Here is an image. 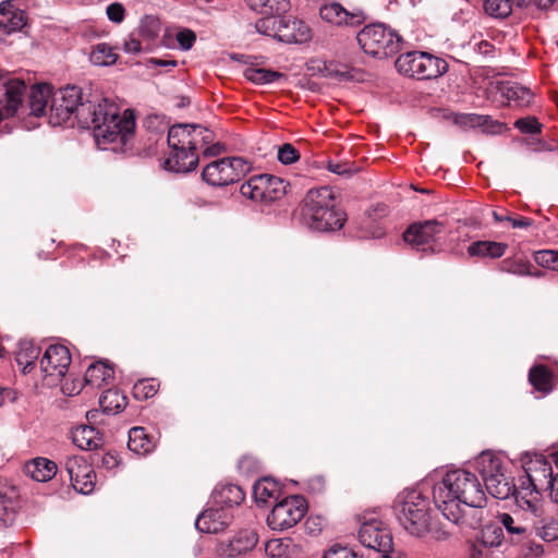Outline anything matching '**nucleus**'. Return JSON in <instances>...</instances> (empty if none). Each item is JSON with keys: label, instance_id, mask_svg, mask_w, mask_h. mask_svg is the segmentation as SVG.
<instances>
[{"label": "nucleus", "instance_id": "9b49d317", "mask_svg": "<svg viewBox=\"0 0 558 558\" xmlns=\"http://www.w3.org/2000/svg\"><path fill=\"white\" fill-rule=\"evenodd\" d=\"M82 105L84 102L82 101L81 88L66 86L53 90L49 116L50 124L61 125L69 121L74 113L77 118V111Z\"/></svg>", "mask_w": 558, "mask_h": 558}, {"label": "nucleus", "instance_id": "4d7b16f0", "mask_svg": "<svg viewBox=\"0 0 558 558\" xmlns=\"http://www.w3.org/2000/svg\"><path fill=\"white\" fill-rule=\"evenodd\" d=\"M196 124L178 123L172 125L168 131V140H175L179 137L191 136L192 132L198 129Z\"/></svg>", "mask_w": 558, "mask_h": 558}, {"label": "nucleus", "instance_id": "ea45409f", "mask_svg": "<svg viewBox=\"0 0 558 558\" xmlns=\"http://www.w3.org/2000/svg\"><path fill=\"white\" fill-rule=\"evenodd\" d=\"M265 180L263 174L252 175L240 187L241 194L254 202L265 203Z\"/></svg>", "mask_w": 558, "mask_h": 558}, {"label": "nucleus", "instance_id": "1a4fd4ad", "mask_svg": "<svg viewBox=\"0 0 558 558\" xmlns=\"http://www.w3.org/2000/svg\"><path fill=\"white\" fill-rule=\"evenodd\" d=\"M396 68L409 77L432 80L446 73L448 63L427 52L410 51L398 57Z\"/></svg>", "mask_w": 558, "mask_h": 558}, {"label": "nucleus", "instance_id": "49530a36", "mask_svg": "<svg viewBox=\"0 0 558 558\" xmlns=\"http://www.w3.org/2000/svg\"><path fill=\"white\" fill-rule=\"evenodd\" d=\"M117 53L107 44H98L90 53V61L95 65H111L117 61Z\"/></svg>", "mask_w": 558, "mask_h": 558}, {"label": "nucleus", "instance_id": "8fccbe9b", "mask_svg": "<svg viewBox=\"0 0 558 558\" xmlns=\"http://www.w3.org/2000/svg\"><path fill=\"white\" fill-rule=\"evenodd\" d=\"M534 259L537 265L558 271V251L541 250L535 252Z\"/></svg>", "mask_w": 558, "mask_h": 558}, {"label": "nucleus", "instance_id": "3c124183", "mask_svg": "<svg viewBox=\"0 0 558 558\" xmlns=\"http://www.w3.org/2000/svg\"><path fill=\"white\" fill-rule=\"evenodd\" d=\"M531 264L524 263L523 260L504 259L501 262V270L511 272L519 276H533L531 272Z\"/></svg>", "mask_w": 558, "mask_h": 558}, {"label": "nucleus", "instance_id": "58836bf2", "mask_svg": "<svg viewBox=\"0 0 558 558\" xmlns=\"http://www.w3.org/2000/svg\"><path fill=\"white\" fill-rule=\"evenodd\" d=\"M265 180V203H272L275 201L281 199L286 194L287 190L290 186L288 182L283 179L272 175V174H263Z\"/></svg>", "mask_w": 558, "mask_h": 558}, {"label": "nucleus", "instance_id": "c756f323", "mask_svg": "<svg viewBox=\"0 0 558 558\" xmlns=\"http://www.w3.org/2000/svg\"><path fill=\"white\" fill-rule=\"evenodd\" d=\"M113 374L114 371L110 365L98 361L88 366L85 372L84 381L86 386L102 388L113 379Z\"/></svg>", "mask_w": 558, "mask_h": 558}, {"label": "nucleus", "instance_id": "0eeeda50", "mask_svg": "<svg viewBox=\"0 0 558 558\" xmlns=\"http://www.w3.org/2000/svg\"><path fill=\"white\" fill-rule=\"evenodd\" d=\"M476 464L488 494L497 499H507L511 496L514 490L513 477L507 474L498 457L483 452Z\"/></svg>", "mask_w": 558, "mask_h": 558}, {"label": "nucleus", "instance_id": "5fc2aeb1", "mask_svg": "<svg viewBox=\"0 0 558 558\" xmlns=\"http://www.w3.org/2000/svg\"><path fill=\"white\" fill-rule=\"evenodd\" d=\"M96 148L100 150H111L116 154L132 155L130 150L133 149L134 142H95Z\"/></svg>", "mask_w": 558, "mask_h": 558}, {"label": "nucleus", "instance_id": "6ab92c4d", "mask_svg": "<svg viewBox=\"0 0 558 558\" xmlns=\"http://www.w3.org/2000/svg\"><path fill=\"white\" fill-rule=\"evenodd\" d=\"M452 122L463 130L481 129L487 135H504L510 129L507 124L493 120L489 116L476 113H453Z\"/></svg>", "mask_w": 558, "mask_h": 558}, {"label": "nucleus", "instance_id": "4be33fe9", "mask_svg": "<svg viewBox=\"0 0 558 558\" xmlns=\"http://www.w3.org/2000/svg\"><path fill=\"white\" fill-rule=\"evenodd\" d=\"M542 490L543 488L530 486L526 481L520 480L519 487L514 486L511 496H514L518 507L538 518L543 513Z\"/></svg>", "mask_w": 558, "mask_h": 558}, {"label": "nucleus", "instance_id": "69168bd1", "mask_svg": "<svg viewBox=\"0 0 558 558\" xmlns=\"http://www.w3.org/2000/svg\"><path fill=\"white\" fill-rule=\"evenodd\" d=\"M119 464L116 454L106 453L101 457V465L106 469H113Z\"/></svg>", "mask_w": 558, "mask_h": 558}, {"label": "nucleus", "instance_id": "338daca9", "mask_svg": "<svg viewBox=\"0 0 558 558\" xmlns=\"http://www.w3.org/2000/svg\"><path fill=\"white\" fill-rule=\"evenodd\" d=\"M195 526L202 533H209V522L206 520V510L198 515Z\"/></svg>", "mask_w": 558, "mask_h": 558}, {"label": "nucleus", "instance_id": "aec40b11", "mask_svg": "<svg viewBox=\"0 0 558 558\" xmlns=\"http://www.w3.org/2000/svg\"><path fill=\"white\" fill-rule=\"evenodd\" d=\"M169 148V156L163 160L162 167L168 171L173 172H189L196 168L198 165V156L195 153V147L179 146L167 142Z\"/></svg>", "mask_w": 558, "mask_h": 558}, {"label": "nucleus", "instance_id": "39448f33", "mask_svg": "<svg viewBox=\"0 0 558 558\" xmlns=\"http://www.w3.org/2000/svg\"><path fill=\"white\" fill-rule=\"evenodd\" d=\"M256 31L279 41L288 44H303L312 38L308 25L293 16H264L255 24Z\"/></svg>", "mask_w": 558, "mask_h": 558}, {"label": "nucleus", "instance_id": "7c9ffc66", "mask_svg": "<svg viewBox=\"0 0 558 558\" xmlns=\"http://www.w3.org/2000/svg\"><path fill=\"white\" fill-rule=\"evenodd\" d=\"M530 4L536 7V0H485V11L495 17H507L509 16L514 8H524Z\"/></svg>", "mask_w": 558, "mask_h": 558}, {"label": "nucleus", "instance_id": "c85d7f7f", "mask_svg": "<svg viewBox=\"0 0 558 558\" xmlns=\"http://www.w3.org/2000/svg\"><path fill=\"white\" fill-rule=\"evenodd\" d=\"M57 464L47 458H35L24 465V473L37 482L50 481L57 473Z\"/></svg>", "mask_w": 558, "mask_h": 558}, {"label": "nucleus", "instance_id": "f3484780", "mask_svg": "<svg viewBox=\"0 0 558 558\" xmlns=\"http://www.w3.org/2000/svg\"><path fill=\"white\" fill-rule=\"evenodd\" d=\"M25 90L23 81L0 73V113L13 116L23 101Z\"/></svg>", "mask_w": 558, "mask_h": 558}, {"label": "nucleus", "instance_id": "e2e57ef3", "mask_svg": "<svg viewBox=\"0 0 558 558\" xmlns=\"http://www.w3.org/2000/svg\"><path fill=\"white\" fill-rule=\"evenodd\" d=\"M328 170L337 173V174H344L350 172V167L347 162L340 163V162H332L328 161Z\"/></svg>", "mask_w": 558, "mask_h": 558}, {"label": "nucleus", "instance_id": "a18cd8bd", "mask_svg": "<svg viewBox=\"0 0 558 558\" xmlns=\"http://www.w3.org/2000/svg\"><path fill=\"white\" fill-rule=\"evenodd\" d=\"M160 384L155 378H144L134 384L132 392L137 400H147L159 390Z\"/></svg>", "mask_w": 558, "mask_h": 558}, {"label": "nucleus", "instance_id": "de8ad7c7", "mask_svg": "<svg viewBox=\"0 0 558 558\" xmlns=\"http://www.w3.org/2000/svg\"><path fill=\"white\" fill-rule=\"evenodd\" d=\"M27 24V16L23 10L17 9L11 15L7 16L5 22H0V28H3L4 33L10 34L12 32L21 31Z\"/></svg>", "mask_w": 558, "mask_h": 558}, {"label": "nucleus", "instance_id": "dca6fc26", "mask_svg": "<svg viewBox=\"0 0 558 558\" xmlns=\"http://www.w3.org/2000/svg\"><path fill=\"white\" fill-rule=\"evenodd\" d=\"M64 469L75 490L85 495L94 490L96 474L85 458L80 456L69 457L65 460Z\"/></svg>", "mask_w": 558, "mask_h": 558}, {"label": "nucleus", "instance_id": "9d476101", "mask_svg": "<svg viewBox=\"0 0 558 558\" xmlns=\"http://www.w3.org/2000/svg\"><path fill=\"white\" fill-rule=\"evenodd\" d=\"M307 501L302 496H289L277 502L267 517L271 530L284 531L295 526L306 514Z\"/></svg>", "mask_w": 558, "mask_h": 558}, {"label": "nucleus", "instance_id": "bb28decb", "mask_svg": "<svg viewBox=\"0 0 558 558\" xmlns=\"http://www.w3.org/2000/svg\"><path fill=\"white\" fill-rule=\"evenodd\" d=\"M265 553L269 558H299L302 550L291 537H283L269 539Z\"/></svg>", "mask_w": 558, "mask_h": 558}, {"label": "nucleus", "instance_id": "c9c22d12", "mask_svg": "<svg viewBox=\"0 0 558 558\" xmlns=\"http://www.w3.org/2000/svg\"><path fill=\"white\" fill-rule=\"evenodd\" d=\"M251 10L264 16H276L289 9V0H245Z\"/></svg>", "mask_w": 558, "mask_h": 558}, {"label": "nucleus", "instance_id": "4c0bfd02", "mask_svg": "<svg viewBox=\"0 0 558 558\" xmlns=\"http://www.w3.org/2000/svg\"><path fill=\"white\" fill-rule=\"evenodd\" d=\"M128 398L119 390L107 389L99 398V404L102 412L108 414H117L126 407Z\"/></svg>", "mask_w": 558, "mask_h": 558}, {"label": "nucleus", "instance_id": "864d4df0", "mask_svg": "<svg viewBox=\"0 0 558 558\" xmlns=\"http://www.w3.org/2000/svg\"><path fill=\"white\" fill-rule=\"evenodd\" d=\"M514 126L523 134H538L542 131V124L538 122V120L535 117H524L521 119H518L514 122Z\"/></svg>", "mask_w": 558, "mask_h": 558}, {"label": "nucleus", "instance_id": "2eb2a0df", "mask_svg": "<svg viewBox=\"0 0 558 558\" xmlns=\"http://www.w3.org/2000/svg\"><path fill=\"white\" fill-rule=\"evenodd\" d=\"M70 350L63 344L49 345L39 361L40 369L46 377L60 380L65 376L71 365Z\"/></svg>", "mask_w": 558, "mask_h": 558}, {"label": "nucleus", "instance_id": "a211bd4d", "mask_svg": "<svg viewBox=\"0 0 558 558\" xmlns=\"http://www.w3.org/2000/svg\"><path fill=\"white\" fill-rule=\"evenodd\" d=\"M258 543V535L253 530H241L232 538L221 541L216 546L217 558H235L251 551Z\"/></svg>", "mask_w": 558, "mask_h": 558}, {"label": "nucleus", "instance_id": "a878e982", "mask_svg": "<svg viewBox=\"0 0 558 558\" xmlns=\"http://www.w3.org/2000/svg\"><path fill=\"white\" fill-rule=\"evenodd\" d=\"M320 17L335 25H355L362 22V17L354 13H349L339 3L323 5L319 10Z\"/></svg>", "mask_w": 558, "mask_h": 558}, {"label": "nucleus", "instance_id": "72a5a7b5", "mask_svg": "<svg viewBox=\"0 0 558 558\" xmlns=\"http://www.w3.org/2000/svg\"><path fill=\"white\" fill-rule=\"evenodd\" d=\"M529 381L535 390L547 395L553 390V372L543 364L534 365L530 368Z\"/></svg>", "mask_w": 558, "mask_h": 558}, {"label": "nucleus", "instance_id": "2f4dec72", "mask_svg": "<svg viewBox=\"0 0 558 558\" xmlns=\"http://www.w3.org/2000/svg\"><path fill=\"white\" fill-rule=\"evenodd\" d=\"M128 447L131 451L144 456L154 450L155 441L144 427L136 426L129 432Z\"/></svg>", "mask_w": 558, "mask_h": 558}, {"label": "nucleus", "instance_id": "4468645a", "mask_svg": "<svg viewBox=\"0 0 558 558\" xmlns=\"http://www.w3.org/2000/svg\"><path fill=\"white\" fill-rule=\"evenodd\" d=\"M442 232L444 225L436 219L414 222L403 232V241L417 251L434 252L432 244Z\"/></svg>", "mask_w": 558, "mask_h": 558}, {"label": "nucleus", "instance_id": "b1692460", "mask_svg": "<svg viewBox=\"0 0 558 558\" xmlns=\"http://www.w3.org/2000/svg\"><path fill=\"white\" fill-rule=\"evenodd\" d=\"M20 492L15 485L7 478L0 477V520L4 525L11 524L14 520L15 506L19 502Z\"/></svg>", "mask_w": 558, "mask_h": 558}, {"label": "nucleus", "instance_id": "c03bdc74", "mask_svg": "<svg viewBox=\"0 0 558 558\" xmlns=\"http://www.w3.org/2000/svg\"><path fill=\"white\" fill-rule=\"evenodd\" d=\"M498 519L500 522V526L502 530L505 529L510 542L519 543L523 541L526 535V527L520 524H515L514 519L509 513H500L498 514Z\"/></svg>", "mask_w": 558, "mask_h": 558}, {"label": "nucleus", "instance_id": "5701e85b", "mask_svg": "<svg viewBox=\"0 0 558 558\" xmlns=\"http://www.w3.org/2000/svg\"><path fill=\"white\" fill-rule=\"evenodd\" d=\"M524 472L527 485L543 489H547L550 477L555 475L550 462L543 456H535V459L526 462Z\"/></svg>", "mask_w": 558, "mask_h": 558}, {"label": "nucleus", "instance_id": "603ef678", "mask_svg": "<svg viewBox=\"0 0 558 558\" xmlns=\"http://www.w3.org/2000/svg\"><path fill=\"white\" fill-rule=\"evenodd\" d=\"M361 556L354 549L347 545L333 544L329 546L323 555V558H360Z\"/></svg>", "mask_w": 558, "mask_h": 558}, {"label": "nucleus", "instance_id": "f257e3e1", "mask_svg": "<svg viewBox=\"0 0 558 558\" xmlns=\"http://www.w3.org/2000/svg\"><path fill=\"white\" fill-rule=\"evenodd\" d=\"M77 122L83 129L92 130L95 140L121 136L125 140L135 130L134 111L126 109L119 114V107L107 98L88 100L77 111Z\"/></svg>", "mask_w": 558, "mask_h": 558}, {"label": "nucleus", "instance_id": "473e14b6", "mask_svg": "<svg viewBox=\"0 0 558 558\" xmlns=\"http://www.w3.org/2000/svg\"><path fill=\"white\" fill-rule=\"evenodd\" d=\"M508 245L495 241H475L468 247V254L472 257L499 258L507 250Z\"/></svg>", "mask_w": 558, "mask_h": 558}, {"label": "nucleus", "instance_id": "e433bc0d", "mask_svg": "<svg viewBox=\"0 0 558 558\" xmlns=\"http://www.w3.org/2000/svg\"><path fill=\"white\" fill-rule=\"evenodd\" d=\"M40 348L31 343L22 342L15 355L17 365L22 368L23 374L31 373L35 366L36 360L39 357Z\"/></svg>", "mask_w": 558, "mask_h": 558}, {"label": "nucleus", "instance_id": "6e6552de", "mask_svg": "<svg viewBox=\"0 0 558 558\" xmlns=\"http://www.w3.org/2000/svg\"><path fill=\"white\" fill-rule=\"evenodd\" d=\"M359 45L367 54L387 58L401 49L402 38L383 24H371L359 32Z\"/></svg>", "mask_w": 558, "mask_h": 558}, {"label": "nucleus", "instance_id": "a19ab883", "mask_svg": "<svg viewBox=\"0 0 558 558\" xmlns=\"http://www.w3.org/2000/svg\"><path fill=\"white\" fill-rule=\"evenodd\" d=\"M279 492L278 483L269 477H264L255 482L253 486V496L258 504H265L270 498H276Z\"/></svg>", "mask_w": 558, "mask_h": 558}, {"label": "nucleus", "instance_id": "7ed1b4c3", "mask_svg": "<svg viewBox=\"0 0 558 558\" xmlns=\"http://www.w3.org/2000/svg\"><path fill=\"white\" fill-rule=\"evenodd\" d=\"M301 215L308 228L320 231L340 230L345 220V214L336 207V198L328 186L310 190L301 203Z\"/></svg>", "mask_w": 558, "mask_h": 558}, {"label": "nucleus", "instance_id": "09e8293b", "mask_svg": "<svg viewBox=\"0 0 558 558\" xmlns=\"http://www.w3.org/2000/svg\"><path fill=\"white\" fill-rule=\"evenodd\" d=\"M161 23L158 17L153 15H146L142 19L140 25V32L142 36L148 39H154L159 35Z\"/></svg>", "mask_w": 558, "mask_h": 558}, {"label": "nucleus", "instance_id": "052dcab7", "mask_svg": "<svg viewBox=\"0 0 558 558\" xmlns=\"http://www.w3.org/2000/svg\"><path fill=\"white\" fill-rule=\"evenodd\" d=\"M509 223L513 229H526L533 225V220L527 217L514 215L511 216Z\"/></svg>", "mask_w": 558, "mask_h": 558}, {"label": "nucleus", "instance_id": "ddd939ff", "mask_svg": "<svg viewBox=\"0 0 558 558\" xmlns=\"http://www.w3.org/2000/svg\"><path fill=\"white\" fill-rule=\"evenodd\" d=\"M359 530V539L367 548L379 553H388L392 549L393 539L390 530L377 518L363 517Z\"/></svg>", "mask_w": 558, "mask_h": 558}, {"label": "nucleus", "instance_id": "f03ea898", "mask_svg": "<svg viewBox=\"0 0 558 558\" xmlns=\"http://www.w3.org/2000/svg\"><path fill=\"white\" fill-rule=\"evenodd\" d=\"M433 499L439 511L449 504L459 506L486 507L487 498L477 476L466 470L448 472L442 481L434 486Z\"/></svg>", "mask_w": 558, "mask_h": 558}, {"label": "nucleus", "instance_id": "f8f14e48", "mask_svg": "<svg viewBox=\"0 0 558 558\" xmlns=\"http://www.w3.org/2000/svg\"><path fill=\"white\" fill-rule=\"evenodd\" d=\"M252 169V162L242 157H226L211 161V186L233 185Z\"/></svg>", "mask_w": 558, "mask_h": 558}, {"label": "nucleus", "instance_id": "37998d69", "mask_svg": "<svg viewBox=\"0 0 558 558\" xmlns=\"http://www.w3.org/2000/svg\"><path fill=\"white\" fill-rule=\"evenodd\" d=\"M505 538V534L502 531V526L496 523H489L485 525L477 536V539L481 542V545L485 548H492L500 546L502 539Z\"/></svg>", "mask_w": 558, "mask_h": 558}, {"label": "nucleus", "instance_id": "393cba45", "mask_svg": "<svg viewBox=\"0 0 558 558\" xmlns=\"http://www.w3.org/2000/svg\"><path fill=\"white\" fill-rule=\"evenodd\" d=\"M53 88L49 84H37L31 88L29 93V108L31 113L35 117H41L47 113L50 114V105L52 99Z\"/></svg>", "mask_w": 558, "mask_h": 558}, {"label": "nucleus", "instance_id": "f704fd0d", "mask_svg": "<svg viewBox=\"0 0 558 558\" xmlns=\"http://www.w3.org/2000/svg\"><path fill=\"white\" fill-rule=\"evenodd\" d=\"M502 96L518 107H527L531 105L534 95L530 88L517 83L505 84L500 88Z\"/></svg>", "mask_w": 558, "mask_h": 558}, {"label": "nucleus", "instance_id": "423d86ee", "mask_svg": "<svg viewBox=\"0 0 558 558\" xmlns=\"http://www.w3.org/2000/svg\"><path fill=\"white\" fill-rule=\"evenodd\" d=\"M245 498L241 486L219 483L211 492V534L223 531L233 521V509Z\"/></svg>", "mask_w": 558, "mask_h": 558}, {"label": "nucleus", "instance_id": "680f3d73", "mask_svg": "<svg viewBox=\"0 0 558 558\" xmlns=\"http://www.w3.org/2000/svg\"><path fill=\"white\" fill-rule=\"evenodd\" d=\"M530 146H531V149L535 150V151H538V150H554L556 148H558V145H554L556 142H541V141H537V142H526Z\"/></svg>", "mask_w": 558, "mask_h": 558}, {"label": "nucleus", "instance_id": "cd10ccee", "mask_svg": "<svg viewBox=\"0 0 558 558\" xmlns=\"http://www.w3.org/2000/svg\"><path fill=\"white\" fill-rule=\"evenodd\" d=\"M73 444L83 450H96L104 445V437L94 426L84 425L72 433Z\"/></svg>", "mask_w": 558, "mask_h": 558}, {"label": "nucleus", "instance_id": "79ce46f5", "mask_svg": "<svg viewBox=\"0 0 558 558\" xmlns=\"http://www.w3.org/2000/svg\"><path fill=\"white\" fill-rule=\"evenodd\" d=\"M243 75L246 80L257 85L269 84L284 77V74L280 72L255 66L246 68Z\"/></svg>", "mask_w": 558, "mask_h": 558}, {"label": "nucleus", "instance_id": "bf43d9fd", "mask_svg": "<svg viewBox=\"0 0 558 558\" xmlns=\"http://www.w3.org/2000/svg\"><path fill=\"white\" fill-rule=\"evenodd\" d=\"M106 14L113 23H121L125 16V9L119 2H113L107 7Z\"/></svg>", "mask_w": 558, "mask_h": 558}, {"label": "nucleus", "instance_id": "774afa93", "mask_svg": "<svg viewBox=\"0 0 558 558\" xmlns=\"http://www.w3.org/2000/svg\"><path fill=\"white\" fill-rule=\"evenodd\" d=\"M124 50L130 53H137L141 51V43L135 38H131L125 41Z\"/></svg>", "mask_w": 558, "mask_h": 558}, {"label": "nucleus", "instance_id": "6e6d98bb", "mask_svg": "<svg viewBox=\"0 0 558 558\" xmlns=\"http://www.w3.org/2000/svg\"><path fill=\"white\" fill-rule=\"evenodd\" d=\"M277 157L281 163L291 165L300 159V153L290 143H284L278 147Z\"/></svg>", "mask_w": 558, "mask_h": 558}, {"label": "nucleus", "instance_id": "13d9d810", "mask_svg": "<svg viewBox=\"0 0 558 558\" xmlns=\"http://www.w3.org/2000/svg\"><path fill=\"white\" fill-rule=\"evenodd\" d=\"M175 39L183 50H189L192 48L196 40V35L193 31L189 28H184L181 31H178L175 34Z\"/></svg>", "mask_w": 558, "mask_h": 558}, {"label": "nucleus", "instance_id": "412c9836", "mask_svg": "<svg viewBox=\"0 0 558 558\" xmlns=\"http://www.w3.org/2000/svg\"><path fill=\"white\" fill-rule=\"evenodd\" d=\"M484 508L485 507L472 506H464V508H462L458 504L451 502L449 504V507L442 506V510L440 512L448 521L457 525L476 529L483 521Z\"/></svg>", "mask_w": 558, "mask_h": 558}, {"label": "nucleus", "instance_id": "0e129e2a", "mask_svg": "<svg viewBox=\"0 0 558 558\" xmlns=\"http://www.w3.org/2000/svg\"><path fill=\"white\" fill-rule=\"evenodd\" d=\"M388 214L387 205L379 203L376 204L372 210L368 213L369 217L373 219L385 217Z\"/></svg>", "mask_w": 558, "mask_h": 558}, {"label": "nucleus", "instance_id": "20e7f679", "mask_svg": "<svg viewBox=\"0 0 558 558\" xmlns=\"http://www.w3.org/2000/svg\"><path fill=\"white\" fill-rule=\"evenodd\" d=\"M393 513L405 531L415 536L432 532V517L428 497L411 489L400 493L392 505Z\"/></svg>", "mask_w": 558, "mask_h": 558}]
</instances>
